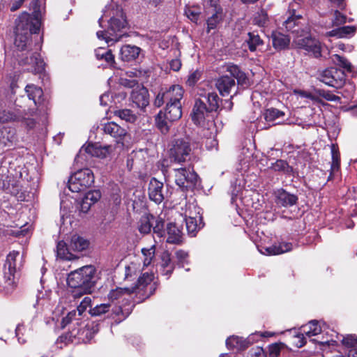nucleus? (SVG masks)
Instances as JSON below:
<instances>
[{
	"label": "nucleus",
	"instance_id": "nucleus-62",
	"mask_svg": "<svg viewBox=\"0 0 357 357\" xmlns=\"http://www.w3.org/2000/svg\"><path fill=\"white\" fill-rule=\"evenodd\" d=\"M121 84L126 86V87H128V88H133L136 86V87L137 86L138 84V82L135 80V79H123V78H121Z\"/></svg>",
	"mask_w": 357,
	"mask_h": 357
},
{
	"label": "nucleus",
	"instance_id": "nucleus-27",
	"mask_svg": "<svg viewBox=\"0 0 357 357\" xmlns=\"http://www.w3.org/2000/svg\"><path fill=\"white\" fill-rule=\"evenodd\" d=\"M342 344L347 349L348 357H357V337L347 335L342 337Z\"/></svg>",
	"mask_w": 357,
	"mask_h": 357
},
{
	"label": "nucleus",
	"instance_id": "nucleus-30",
	"mask_svg": "<svg viewBox=\"0 0 357 357\" xmlns=\"http://www.w3.org/2000/svg\"><path fill=\"white\" fill-rule=\"evenodd\" d=\"M226 71L229 73L231 77L236 79L238 84H244L247 82L246 75L240 70L238 66L229 63L226 66Z\"/></svg>",
	"mask_w": 357,
	"mask_h": 357
},
{
	"label": "nucleus",
	"instance_id": "nucleus-51",
	"mask_svg": "<svg viewBox=\"0 0 357 357\" xmlns=\"http://www.w3.org/2000/svg\"><path fill=\"white\" fill-rule=\"evenodd\" d=\"M153 221L155 222V225L152 227L153 233L157 235V236L160 238L163 237L165 231L163 230L164 227V222L162 219H155Z\"/></svg>",
	"mask_w": 357,
	"mask_h": 357
},
{
	"label": "nucleus",
	"instance_id": "nucleus-20",
	"mask_svg": "<svg viewBox=\"0 0 357 357\" xmlns=\"http://www.w3.org/2000/svg\"><path fill=\"white\" fill-rule=\"evenodd\" d=\"M102 130L105 134L115 138L117 142L123 140L127 134L126 129L113 121L105 123L102 126Z\"/></svg>",
	"mask_w": 357,
	"mask_h": 357
},
{
	"label": "nucleus",
	"instance_id": "nucleus-33",
	"mask_svg": "<svg viewBox=\"0 0 357 357\" xmlns=\"http://www.w3.org/2000/svg\"><path fill=\"white\" fill-rule=\"evenodd\" d=\"M331 151L332 155V162L328 180H331L333 177V174L339 170L340 162V152L337 146L332 144L331 146Z\"/></svg>",
	"mask_w": 357,
	"mask_h": 357
},
{
	"label": "nucleus",
	"instance_id": "nucleus-28",
	"mask_svg": "<svg viewBox=\"0 0 357 357\" xmlns=\"http://www.w3.org/2000/svg\"><path fill=\"white\" fill-rule=\"evenodd\" d=\"M26 93L30 100H32L35 105H39L41 102V98L43 91L40 87L34 84H28L25 88Z\"/></svg>",
	"mask_w": 357,
	"mask_h": 357
},
{
	"label": "nucleus",
	"instance_id": "nucleus-2",
	"mask_svg": "<svg viewBox=\"0 0 357 357\" xmlns=\"http://www.w3.org/2000/svg\"><path fill=\"white\" fill-rule=\"evenodd\" d=\"M96 281V269L93 266H83L72 271L67 278L68 285L75 290L74 298H79L83 294L91 293Z\"/></svg>",
	"mask_w": 357,
	"mask_h": 357
},
{
	"label": "nucleus",
	"instance_id": "nucleus-4",
	"mask_svg": "<svg viewBox=\"0 0 357 357\" xmlns=\"http://www.w3.org/2000/svg\"><path fill=\"white\" fill-rule=\"evenodd\" d=\"M200 96L195 101L192 114V121L197 125L202 124L209 113L217 111L220 100L215 92L201 94Z\"/></svg>",
	"mask_w": 357,
	"mask_h": 357
},
{
	"label": "nucleus",
	"instance_id": "nucleus-59",
	"mask_svg": "<svg viewBox=\"0 0 357 357\" xmlns=\"http://www.w3.org/2000/svg\"><path fill=\"white\" fill-rule=\"evenodd\" d=\"M247 357H265V354L262 348L256 347L249 351Z\"/></svg>",
	"mask_w": 357,
	"mask_h": 357
},
{
	"label": "nucleus",
	"instance_id": "nucleus-6",
	"mask_svg": "<svg viewBox=\"0 0 357 357\" xmlns=\"http://www.w3.org/2000/svg\"><path fill=\"white\" fill-rule=\"evenodd\" d=\"M293 43L298 48L305 50L308 54L315 58H319L321 56V43L315 38L311 36L310 26L309 25L305 26L301 29V35H298L294 38Z\"/></svg>",
	"mask_w": 357,
	"mask_h": 357
},
{
	"label": "nucleus",
	"instance_id": "nucleus-60",
	"mask_svg": "<svg viewBox=\"0 0 357 357\" xmlns=\"http://www.w3.org/2000/svg\"><path fill=\"white\" fill-rule=\"evenodd\" d=\"M258 17H255L254 19V22L255 24H258L260 26H263L267 20V15L261 11L260 14H258Z\"/></svg>",
	"mask_w": 357,
	"mask_h": 357
},
{
	"label": "nucleus",
	"instance_id": "nucleus-10",
	"mask_svg": "<svg viewBox=\"0 0 357 357\" xmlns=\"http://www.w3.org/2000/svg\"><path fill=\"white\" fill-rule=\"evenodd\" d=\"M183 89L180 85H172L169 89H161L158 93L153 104L157 107H160L165 103L175 104L181 103L183 96Z\"/></svg>",
	"mask_w": 357,
	"mask_h": 357
},
{
	"label": "nucleus",
	"instance_id": "nucleus-14",
	"mask_svg": "<svg viewBox=\"0 0 357 357\" xmlns=\"http://www.w3.org/2000/svg\"><path fill=\"white\" fill-rule=\"evenodd\" d=\"M291 9L288 12L287 19L283 22L287 31H290L294 34V38L298 35H301V29L307 24L302 23L303 16L301 14L296 12L294 8V5H291Z\"/></svg>",
	"mask_w": 357,
	"mask_h": 357
},
{
	"label": "nucleus",
	"instance_id": "nucleus-38",
	"mask_svg": "<svg viewBox=\"0 0 357 357\" xmlns=\"http://www.w3.org/2000/svg\"><path fill=\"white\" fill-rule=\"evenodd\" d=\"M56 256L58 258L63 260H72L76 258L74 254L71 253L69 251V249L66 245V243L63 241H59L57 243Z\"/></svg>",
	"mask_w": 357,
	"mask_h": 357
},
{
	"label": "nucleus",
	"instance_id": "nucleus-34",
	"mask_svg": "<svg viewBox=\"0 0 357 357\" xmlns=\"http://www.w3.org/2000/svg\"><path fill=\"white\" fill-rule=\"evenodd\" d=\"M89 242L88 240L78 235H73L71 237L70 248L77 252H81L88 248Z\"/></svg>",
	"mask_w": 357,
	"mask_h": 357
},
{
	"label": "nucleus",
	"instance_id": "nucleus-44",
	"mask_svg": "<svg viewBox=\"0 0 357 357\" xmlns=\"http://www.w3.org/2000/svg\"><path fill=\"white\" fill-rule=\"evenodd\" d=\"M284 113L275 108L267 109L264 113V119L269 123H274V121L281 116H283Z\"/></svg>",
	"mask_w": 357,
	"mask_h": 357
},
{
	"label": "nucleus",
	"instance_id": "nucleus-37",
	"mask_svg": "<svg viewBox=\"0 0 357 357\" xmlns=\"http://www.w3.org/2000/svg\"><path fill=\"white\" fill-rule=\"evenodd\" d=\"M155 218L152 215H145L142 216L139 222L138 229L141 234H149L152 229L153 222Z\"/></svg>",
	"mask_w": 357,
	"mask_h": 357
},
{
	"label": "nucleus",
	"instance_id": "nucleus-32",
	"mask_svg": "<svg viewBox=\"0 0 357 357\" xmlns=\"http://www.w3.org/2000/svg\"><path fill=\"white\" fill-rule=\"evenodd\" d=\"M278 204H280L284 207L292 206L295 205L298 201L297 196L290 194L284 190H282L278 193Z\"/></svg>",
	"mask_w": 357,
	"mask_h": 357
},
{
	"label": "nucleus",
	"instance_id": "nucleus-57",
	"mask_svg": "<svg viewBox=\"0 0 357 357\" xmlns=\"http://www.w3.org/2000/svg\"><path fill=\"white\" fill-rule=\"evenodd\" d=\"M280 346L278 344H273L268 347L269 357H278L280 353Z\"/></svg>",
	"mask_w": 357,
	"mask_h": 357
},
{
	"label": "nucleus",
	"instance_id": "nucleus-15",
	"mask_svg": "<svg viewBox=\"0 0 357 357\" xmlns=\"http://www.w3.org/2000/svg\"><path fill=\"white\" fill-rule=\"evenodd\" d=\"M149 197L156 204H160L166 197L168 192L164 190V184L155 178H152L149 183Z\"/></svg>",
	"mask_w": 357,
	"mask_h": 357
},
{
	"label": "nucleus",
	"instance_id": "nucleus-58",
	"mask_svg": "<svg viewBox=\"0 0 357 357\" xmlns=\"http://www.w3.org/2000/svg\"><path fill=\"white\" fill-rule=\"evenodd\" d=\"M19 121H21L26 127L29 129H31L35 126L36 122L32 118L26 117L23 116L20 113V119Z\"/></svg>",
	"mask_w": 357,
	"mask_h": 357
},
{
	"label": "nucleus",
	"instance_id": "nucleus-18",
	"mask_svg": "<svg viewBox=\"0 0 357 357\" xmlns=\"http://www.w3.org/2000/svg\"><path fill=\"white\" fill-rule=\"evenodd\" d=\"M149 96L147 89L141 85H137V87L132 89L130 95V99L137 107L142 109L149 105Z\"/></svg>",
	"mask_w": 357,
	"mask_h": 357
},
{
	"label": "nucleus",
	"instance_id": "nucleus-45",
	"mask_svg": "<svg viewBox=\"0 0 357 357\" xmlns=\"http://www.w3.org/2000/svg\"><path fill=\"white\" fill-rule=\"evenodd\" d=\"M30 36L22 33H15V45L20 50H24L29 44Z\"/></svg>",
	"mask_w": 357,
	"mask_h": 357
},
{
	"label": "nucleus",
	"instance_id": "nucleus-25",
	"mask_svg": "<svg viewBox=\"0 0 357 357\" xmlns=\"http://www.w3.org/2000/svg\"><path fill=\"white\" fill-rule=\"evenodd\" d=\"M167 238L169 243L178 244L181 241L182 231L175 223H169L167 226Z\"/></svg>",
	"mask_w": 357,
	"mask_h": 357
},
{
	"label": "nucleus",
	"instance_id": "nucleus-1",
	"mask_svg": "<svg viewBox=\"0 0 357 357\" xmlns=\"http://www.w3.org/2000/svg\"><path fill=\"white\" fill-rule=\"evenodd\" d=\"M102 15L98 20L99 26L103 30L98 31V39L104 40L106 43L112 44L119 41L124 36L123 30L128 22L121 6L111 3L107 5L102 10Z\"/></svg>",
	"mask_w": 357,
	"mask_h": 357
},
{
	"label": "nucleus",
	"instance_id": "nucleus-19",
	"mask_svg": "<svg viewBox=\"0 0 357 357\" xmlns=\"http://www.w3.org/2000/svg\"><path fill=\"white\" fill-rule=\"evenodd\" d=\"M29 56L22 59L20 65L31 66L36 73H40L44 70L45 63L38 52L29 53Z\"/></svg>",
	"mask_w": 357,
	"mask_h": 357
},
{
	"label": "nucleus",
	"instance_id": "nucleus-9",
	"mask_svg": "<svg viewBox=\"0 0 357 357\" xmlns=\"http://www.w3.org/2000/svg\"><path fill=\"white\" fill-rule=\"evenodd\" d=\"M94 182V176L90 169H80L73 174L68 180V188L73 192L84 191Z\"/></svg>",
	"mask_w": 357,
	"mask_h": 357
},
{
	"label": "nucleus",
	"instance_id": "nucleus-24",
	"mask_svg": "<svg viewBox=\"0 0 357 357\" xmlns=\"http://www.w3.org/2000/svg\"><path fill=\"white\" fill-rule=\"evenodd\" d=\"M185 224L188 232L191 236H195L196 232L202 227V218L200 215L192 217L190 214L188 215L185 212Z\"/></svg>",
	"mask_w": 357,
	"mask_h": 357
},
{
	"label": "nucleus",
	"instance_id": "nucleus-52",
	"mask_svg": "<svg viewBox=\"0 0 357 357\" xmlns=\"http://www.w3.org/2000/svg\"><path fill=\"white\" fill-rule=\"evenodd\" d=\"M86 201H89L91 204H94L101 197V194L99 190L89 191L84 195Z\"/></svg>",
	"mask_w": 357,
	"mask_h": 357
},
{
	"label": "nucleus",
	"instance_id": "nucleus-36",
	"mask_svg": "<svg viewBox=\"0 0 357 357\" xmlns=\"http://www.w3.org/2000/svg\"><path fill=\"white\" fill-rule=\"evenodd\" d=\"M355 32V26H344L328 31L326 35L329 37L344 38L353 35Z\"/></svg>",
	"mask_w": 357,
	"mask_h": 357
},
{
	"label": "nucleus",
	"instance_id": "nucleus-3",
	"mask_svg": "<svg viewBox=\"0 0 357 357\" xmlns=\"http://www.w3.org/2000/svg\"><path fill=\"white\" fill-rule=\"evenodd\" d=\"M23 256L18 251L10 252L3 265V288L6 293L11 292L17 285L19 273L23 266Z\"/></svg>",
	"mask_w": 357,
	"mask_h": 357
},
{
	"label": "nucleus",
	"instance_id": "nucleus-41",
	"mask_svg": "<svg viewBox=\"0 0 357 357\" xmlns=\"http://www.w3.org/2000/svg\"><path fill=\"white\" fill-rule=\"evenodd\" d=\"M95 54L98 59L105 60L109 65H112L114 62V57L110 50L99 47L96 50Z\"/></svg>",
	"mask_w": 357,
	"mask_h": 357
},
{
	"label": "nucleus",
	"instance_id": "nucleus-7",
	"mask_svg": "<svg viewBox=\"0 0 357 357\" xmlns=\"http://www.w3.org/2000/svg\"><path fill=\"white\" fill-rule=\"evenodd\" d=\"M175 183L182 190L192 189L199 183V177L193 167H188L174 169Z\"/></svg>",
	"mask_w": 357,
	"mask_h": 357
},
{
	"label": "nucleus",
	"instance_id": "nucleus-53",
	"mask_svg": "<svg viewBox=\"0 0 357 357\" xmlns=\"http://www.w3.org/2000/svg\"><path fill=\"white\" fill-rule=\"evenodd\" d=\"M91 299L89 296H85L77 306L78 316H81L88 307L91 305Z\"/></svg>",
	"mask_w": 357,
	"mask_h": 357
},
{
	"label": "nucleus",
	"instance_id": "nucleus-48",
	"mask_svg": "<svg viewBox=\"0 0 357 357\" xmlns=\"http://www.w3.org/2000/svg\"><path fill=\"white\" fill-rule=\"evenodd\" d=\"M110 304L109 303H102L100 305H97L93 308H91L89 311L91 316H100L106 312H107L110 309Z\"/></svg>",
	"mask_w": 357,
	"mask_h": 357
},
{
	"label": "nucleus",
	"instance_id": "nucleus-13",
	"mask_svg": "<svg viewBox=\"0 0 357 357\" xmlns=\"http://www.w3.org/2000/svg\"><path fill=\"white\" fill-rule=\"evenodd\" d=\"M191 148L188 142L184 139H177L169 150L170 158L175 162H184L190 158Z\"/></svg>",
	"mask_w": 357,
	"mask_h": 357
},
{
	"label": "nucleus",
	"instance_id": "nucleus-63",
	"mask_svg": "<svg viewBox=\"0 0 357 357\" xmlns=\"http://www.w3.org/2000/svg\"><path fill=\"white\" fill-rule=\"evenodd\" d=\"M91 205L93 204H91L89 201L86 200V197H84L82 199L81 203H80V210L83 213H86L90 209Z\"/></svg>",
	"mask_w": 357,
	"mask_h": 357
},
{
	"label": "nucleus",
	"instance_id": "nucleus-39",
	"mask_svg": "<svg viewBox=\"0 0 357 357\" xmlns=\"http://www.w3.org/2000/svg\"><path fill=\"white\" fill-rule=\"evenodd\" d=\"M20 112H14L10 109H2L0 111V123H6L9 122L19 121Z\"/></svg>",
	"mask_w": 357,
	"mask_h": 357
},
{
	"label": "nucleus",
	"instance_id": "nucleus-54",
	"mask_svg": "<svg viewBox=\"0 0 357 357\" xmlns=\"http://www.w3.org/2000/svg\"><path fill=\"white\" fill-rule=\"evenodd\" d=\"M185 13L188 18H189L192 22L195 23L197 22L200 14L199 11L194 8H188L185 9Z\"/></svg>",
	"mask_w": 357,
	"mask_h": 357
},
{
	"label": "nucleus",
	"instance_id": "nucleus-5",
	"mask_svg": "<svg viewBox=\"0 0 357 357\" xmlns=\"http://www.w3.org/2000/svg\"><path fill=\"white\" fill-rule=\"evenodd\" d=\"M182 116L181 103L167 104L164 110H160L155 116V125L163 134L169 132L170 123Z\"/></svg>",
	"mask_w": 357,
	"mask_h": 357
},
{
	"label": "nucleus",
	"instance_id": "nucleus-55",
	"mask_svg": "<svg viewBox=\"0 0 357 357\" xmlns=\"http://www.w3.org/2000/svg\"><path fill=\"white\" fill-rule=\"evenodd\" d=\"M200 77L201 72L195 70L189 75L186 83L188 86H192L199 80Z\"/></svg>",
	"mask_w": 357,
	"mask_h": 357
},
{
	"label": "nucleus",
	"instance_id": "nucleus-64",
	"mask_svg": "<svg viewBox=\"0 0 357 357\" xmlns=\"http://www.w3.org/2000/svg\"><path fill=\"white\" fill-rule=\"evenodd\" d=\"M170 68L174 71H178L181 66V63L178 59H173L170 62Z\"/></svg>",
	"mask_w": 357,
	"mask_h": 357
},
{
	"label": "nucleus",
	"instance_id": "nucleus-61",
	"mask_svg": "<svg viewBox=\"0 0 357 357\" xmlns=\"http://www.w3.org/2000/svg\"><path fill=\"white\" fill-rule=\"evenodd\" d=\"M176 258L180 264H184L188 259V254L183 250H178L176 252Z\"/></svg>",
	"mask_w": 357,
	"mask_h": 357
},
{
	"label": "nucleus",
	"instance_id": "nucleus-40",
	"mask_svg": "<svg viewBox=\"0 0 357 357\" xmlns=\"http://www.w3.org/2000/svg\"><path fill=\"white\" fill-rule=\"evenodd\" d=\"M303 331L308 337L317 335L321 333L322 326L320 322L316 320L310 321L307 325L302 327Z\"/></svg>",
	"mask_w": 357,
	"mask_h": 357
},
{
	"label": "nucleus",
	"instance_id": "nucleus-31",
	"mask_svg": "<svg viewBox=\"0 0 357 357\" xmlns=\"http://www.w3.org/2000/svg\"><path fill=\"white\" fill-rule=\"evenodd\" d=\"M223 19L222 9L220 7L215 6L214 13L209 17L206 21L207 32H210L211 29H216L218 25Z\"/></svg>",
	"mask_w": 357,
	"mask_h": 357
},
{
	"label": "nucleus",
	"instance_id": "nucleus-22",
	"mask_svg": "<svg viewBox=\"0 0 357 357\" xmlns=\"http://www.w3.org/2000/svg\"><path fill=\"white\" fill-rule=\"evenodd\" d=\"M141 49L135 45H126L120 50V57L123 61H132L139 56Z\"/></svg>",
	"mask_w": 357,
	"mask_h": 357
},
{
	"label": "nucleus",
	"instance_id": "nucleus-21",
	"mask_svg": "<svg viewBox=\"0 0 357 357\" xmlns=\"http://www.w3.org/2000/svg\"><path fill=\"white\" fill-rule=\"evenodd\" d=\"M174 269V263L171 259V255L168 251H164L160 255V261L158 264V271L167 278L172 273Z\"/></svg>",
	"mask_w": 357,
	"mask_h": 357
},
{
	"label": "nucleus",
	"instance_id": "nucleus-11",
	"mask_svg": "<svg viewBox=\"0 0 357 357\" xmlns=\"http://www.w3.org/2000/svg\"><path fill=\"white\" fill-rule=\"evenodd\" d=\"M318 79L328 86L340 89L345 83L346 75L343 70L332 67L320 72Z\"/></svg>",
	"mask_w": 357,
	"mask_h": 357
},
{
	"label": "nucleus",
	"instance_id": "nucleus-35",
	"mask_svg": "<svg viewBox=\"0 0 357 357\" xmlns=\"http://www.w3.org/2000/svg\"><path fill=\"white\" fill-rule=\"evenodd\" d=\"M226 346L229 349H236L242 350L248 347V342L247 340L238 336H231L227 339Z\"/></svg>",
	"mask_w": 357,
	"mask_h": 357
},
{
	"label": "nucleus",
	"instance_id": "nucleus-17",
	"mask_svg": "<svg viewBox=\"0 0 357 357\" xmlns=\"http://www.w3.org/2000/svg\"><path fill=\"white\" fill-rule=\"evenodd\" d=\"M112 151V147L110 145L102 146L94 144H88L87 145H84L79 152L81 154L85 152L91 156L105 158L110 154Z\"/></svg>",
	"mask_w": 357,
	"mask_h": 357
},
{
	"label": "nucleus",
	"instance_id": "nucleus-47",
	"mask_svg": "<svg viewBox=\"0 0 357 357\" xmlns=\"http://www.w3.org/2000/svg\"><path fill=\"white\" fill-rule=\"evenodd\" d=\"M155 245H152L149 248H143L142 250V252L143 255L144 256V266H148L149 265L151 264L152 259L155 256Z\"/></svg>",
	"mask_w": 357,
	"mask_h": 357
},
{
	"label": "nucleus",
	"instance_id": "nucleus-26",
	"mask_svg": "<svg viewBox=\"0 0 357 357\" xmlns=\"http://www.w3.org/2000/svg\"><path fill=\"white\" fill-rule=\"evenodd\" d=\"M271 38L273 47L278 50L288 47L290 43L289 37L280 32H273L271 34Z\"/></svg>",
	"mask_w": 357,
	"mask_h": 357
},
{
	"label": "nucleus",
	"instance_id": "nucleus-46",
	"mask_svg": "<svg viewBox=\"0 0 357 357\" xmlns=\"http://www.w3.org/2000/svg\"><path fill=\"white\" fill-rule=\"evenodd\" d=\"M333 61L347 72L351 73L353 71L352 64L344 57L341 56L338 54H334L333 56Z\"/></svg>",
	"mask_w": 357,
	"mask_h": 357
},
{
	"label": "nucleus",
	"instance_id": "nucleus-8",
	"mask_svg": "<svg viewBox=\"0 0 357 357\" xmlns=\"http://www.w3.org/2000/svg\"><path fill=\"white\" fill-rule=\"evenodd\" d=\"M153 279V274L144 273L143 275L138 279L137 284L135 287L132 288H116L112 289L108 294V298L112 302L118 301V303H120L119 300L121 299H122V301H127L129 299L128 297H130L132 293H134L137 289H142L147 287L150 284Z\"/></svg>",
	"mask_w": 357,
	"mask_h": 357
},
{
	"label": "nucleus",
	"instance_id": "nucleus-56",
	"mask_svg": "<svg viewBox=\"0 0 357 357\" xmlns=\"http://www.w3.org/2000/svg\"><path fill=\"white\" fill-rule=\"evenodd\" d=\"M335 18L333 20V25L338 26L346 22L347 17L340 11L335 10L334 13Z\"/></svg>",
	"mask_w": 357,
	"mask_h": 357
},
{
	"label": "nucleus",
	"instance_id": "nucleus-49",
	"mask_svg": "<svg viewBox=\"0 0 357 357\" xmlns=\"http://www.w3.org/2000/svg\"><path fill=\"white\" fill-rule=\"evenodd\" d=\"M315 91L317 94L324 98L326 100L337 102L340 101V98L339 96L334 95L333 93L328 91H325L323 89H317Z\"/></svg>",
	"mask_w": 357,
	"mask_h": 357
},
{
	"label": "nucleus",
	"instance_id": "nucleus-29",
	"mask_svg": "<svg viewBox=\"0 0 357 357\" xmlns=\"http://www.w3.org/2000/svg\"><path fill=\"white\" fill-rule=\"evenodd\" d=\"M33 328L29 323L25 324L23 321L19 324L15 329V335L18 339L19 342L23 344L26 342V337H29L31 334Z\"/></svg>",
	"mask_w": 357,
	"mask_h": 357
},
{
	"label": "nucleus",
	"instance_id": "nucleus-23",
	"mask_svg": "<svg viewBox=\"0 0 357 357\" xmlns=\"http://www.w3.org/2000/svg\"><path fill=\"white\" fill-rule=\"evenodd\" d=\"M293 249V245L287 242H279L265 248V252L261 251L267 255H276L289 252Z\"/></svg>",
	"mask_w": 357,
	"mask_h": 357
},
{
	"label": "nucleus",
	"instance_id": "nucleus-50",
	"mask_svg": "<svg viewBox=\"0 0 357 357\" xmlns=\"http://www.w3.org/2000/svg\"><path fill=\"white\" fill-rule=\"evenodd\" d=\"M272 168L275 171H283L284 172H289L291 171V167L288 163L283 160H278L272 165Z\"/></svg>",
	"mask_w": 357,
	"mask_h": 357
},
{
	"label": "nucleus",
	"instance_id": "nucleus-16",
	"mask_svg": "<svg viewBox=\"0 0 357 357\" xmlns=\"http://www.w3.org/2000/svg\"><path fill=\"white\" fill-rule=\"evenodd\" d=\"M215 86L220 95L229 96L233 91L236 93L237 86L234 78L228 75H222L215 81Z\"/></svg>",
	"mask_w": 357,
	"mask_h": 357
},
{
	"label": "nucleus",
	"instance_id": "nucleus-12",
	"mask_svg": "<svg viewBox=\"0 0 357 357\" xmlns=\"http://www.w3.org/2000/svg\"><path fill=\"white\" fill-rule=\"evenodd\" d=\"M40 29V22L27 13H22L15 20V33L31 36Z\"/></svg>",
	"mask_w": 357,
	"mask_h": 357
},
{
	"label": "nucleus",
	"instance_id": "nucleus-42",
	"mask_svg": "<svg viewBox=\"0 0 357 357\" xmlns=\"http://www.w3.org/2000/svg\"><path fill=\"white\" fill-rule=\"evenodd\" d=\"M248 38L246 40L249 50L254 52L257 48L263 45V40L260 38L259 36L255 32H249L248 33Z\"/></svg>",
	"mask_w": 357,
	"mask_h": 357
},
{
	"label": "nucleus",
	"instance_id": "nucleus-43",
	"mask_svg": "<svg viewBox=\"0 0 357 357\" xmlns=\"http://www.w3.org/2000/svg\"><path fill=\"white\" fill-rule=\"evenodd\" d=\"M115 116L129 123H134L137 120V116L132 111L128 109H119L114 112Z\"/></svg>",
	"mask_w": 357,
	"mask_h": 357
}]
</instances>
